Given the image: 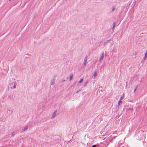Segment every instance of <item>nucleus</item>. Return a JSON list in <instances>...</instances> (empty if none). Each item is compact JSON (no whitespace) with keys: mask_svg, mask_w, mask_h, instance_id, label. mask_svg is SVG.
I'll use <instances>...</instances> for the list:
<instances>
[{"mask_svg":"<svg viewBox=\"0 0 147 147\" xmlns=\"http://www.w3.org/2000/svg\"><path fill=\"white\" fill-rule=\"evenodd\" d=\"M17 83L16 81L14 82H13L10 83L9 85V87L11 89H15L16 88Z\"/></svg>","mask_w":147,"mask_h":147,"instance_id":"1","label":"nucleus"},{"mask_svg":"<svg viewBox=\"0 0 147 147\" xmlns=\"http://www.w3.org/2000/svg\"><path fill=\"white\" fill-rule=\"evenodd\" d=\"M56 113L57 110H55V111H54L52 114L51 119H53L55 117L56 115Z\"/></svg>","mask_w":147,"mask_h":147,"instance_id":"2","label":"nucleus"},{"mask_svg":"<svg viewBox=\"0 0 147 147\" xmlns=\"http://www.w3.org/2000/svg\"><path fill=\"white\" fill-rule=\"evenodd\" d=\"M103 57H104V52L102 51L101 53V54L100 57V61H101L103 59Z\"/></svg>","mask_w":147,"mask_h":147,"instance_id":"3","label":"nucleus"},{"mask_svg":"<svg viewBox=\"0 0 147 147\" xmlns=\"http://www.w3.org/2000/svg\"><path fill=\"white\" fill-rule=\"evenodd\" d=\"M111 41V40L110 39L109 40H108L107 41L105 42L104 43L103 46L104 47H105V45L108 44V43L109 42Z\"/></svg>","mask_w":147,"mask_h":147,"instance_id":"4","label":"nucleus"},{"mask_svg":"<svg viewBox=\"0 0 147 147\" xmlns=\"http://www.w3.org/2000/svg\"><path fill=\"white\" fill-rule=\"evenodd\" d=\"M87 57L86 56L85 58L84 59V65H86V62L87 61Z\"/></svg>","mask_w":147,"mask_h":147,"instance_id":"5","label":"nucleus"},{"mask_svg":"<svg viewBox=\"0 0 147 147\" xmlns=\"http://www.w3.org/2000/svg\"><path fill=\"white\" fill-rule=\"evenodd\" d=\"M28 127V125H27L24 127L23 131H25L27 130Z\"/></svg>","mask_w":147,"mask_h":147,"instance_id":"6","label":"nucleus"},{"mask_svg":"<svg viewBox=\"0 0 147 147\" xmlns=\"http://www.w3.org/2000/svg\"><path fill=\"white\" fill-rule=\"evenodd\" d=\"M73 74H71L69 76V80L70 81L71 80H72V78L73 77Z\"/></svg>","mask_w":147,"mask_h":147,"instance_id":"7","label":"nucleus"},{"mask_svg":"<svg viewBox=\"0 0 147 147\" xmlns=\"http://www.w3.org/2000/svg\"><path fill=\"white\" fill-rule=\"evenodd\" d=\"M121 99H119V100L118 102V107H119V105H120V104L121 102Z\"/></svg>","mask_w":147,"mask_h":147,"instance_id":"8","label":"nucleus"},{"mask_svg":"<svg viewBox=\"0 0 147 147\" xmlns=\"http://www.w3.org/2000/svg\"><path fill=\"white\" fill-rule=\"evenodd\" d=\"M97 76V73L96 71H95L94 73L93 76L94 78H95Z\"/></svg>","mask_w":147,"mask_h":147,"instance_id":"9","label":"nucleus"},{"mask_svg":"<svg viewBox=\"0 0 147 147\" xmlns=\"http://www.w3.org/2000/svg\"><path fill=\"white\" fill-rule=\"evenodd\" d=\"M55 80L53 79V80L51 82V85H53L54 84Z\"/></svg>","mask_w":147,"mask_h":147,"instance_id":"10","label":"nucleus"},{"mask_svg":"<svg viewBox=\"0 0 147 147\" xmlns=\"http://www.w3.org/2000/svg\"><path fill=\"white\" fill-rule=\"evenodd\" d=\"M115 22H114L113 24V27L112 28V29H113L115 27Z\"/></svg>","mask_w":147,"mask_h":147,"instance_id":"11","label":"nucleus"},{"mask_svg":"<svg viewBox=\"0 0 147 147\" xmlns=\"http://www.w3.org/2000/svg\"><path fill=\"white\" fill-rule=\"evenodd\" d=\"M124 94H123V96L120 98V99H121V100H122V99H123L124 98Z\"/></svg>","mask_w":147,"mask_h":147,"instance_id":"12","label":"nucleus"},{"mask_svg":"<svg viewBox=\"0 0 147 147\" xmlns=\"http://www.w3.org/2000/svg\"><path fill=\"white\" fill-rule=\"evenodd\" d=\"M88 81H86V82L84 83V87H86V85L87 84V83H88Z\"/></svg>","mask_w":147,"mask_h":147,"instance_id":"13","label":"nucleus"},{"mask_svg":"<svg viewBox=\"0 0 147 147\" xmlns=\"http://www.w3.org/2000/svg\"><path fill=\"white\" fill-rule=\"evenodd\" d=\"M83 81V79L82 78L80 79V80L79 82L78 83H82Z\"/></svg>","mask_w":147,"mask_h":147,"instance_id":"14","label":"nucleus"},{"mask_svg":"<svg viewBox=\"0 0 147 147\" xmlns=\"http://www.w3.org/2000/svg\"><path fill=\"white\" fill-rule=\"evenodd\" d=\"M7 113H8L9 114H11V112L10 110H8L7 111Z\"/></svg>","mask_w":147,"mask_h":147,"instance_id":"15","label":"nucleus"},{"mask_svg":"<svg viewBox=\"0 0 147 147\" xmlns=\"http://www.w3.org/2000/svg\"><path fill=\"white\" fill-rule=\"evenodd\" d=\"M82 89H78L76 92V94H78V92H80V91L81 90H82Z\"/></svg>","mask_w":147,"mask_h":147,"instance_id":"16","label":"nucleus"},{"mask_svg":"<svg viewBox=\"0 0 147 147\" xmlns=\"http://www.w3.org/2000/svg\"><path fill=\"white\" fill-rule=\"evenodd\" d=\"M115 7H113V9H112V12L113 11H114L115 10Z\"/></svg>","mask_w":147,"mask_h":147,"instance_id":"17","label":"nucleus"},{"mask_svg":"<svg viewBox=\"0 0 147 147\" xmlns=\"http://www.w3.org/2000/svg\"><path fill=\"white\" fill-rule=\"evenodd\" d=\"M14 133L13 132L12 133V134H11V137H13L14 136Z\"/></svg>","mask_w":147,"mask_h":147,"instance_id":"18","label":"nucleus"},{"mask_svg":"<svg viewBox=\"0 0 147 147\" xmlns=\"http://www.w3.org/2000/svg\"><path fill=\"white\" fill-rule=\"evenodd\" d=\"M96 145H93L91 147H96Z\"/></svg>","mask_w":147,"mask_h":147,"instance_id":"19","label":"nucleus"},{"mask_svg":"<svg viewBox=\"0 0 147 147\" xmlns=\"http://www.w3.org/2000/svg\"><path fill=\"white\" fill-rule=\"evenodd\" d=\"M147 52H146V53L145 54V57H147Z\"/></svg>","mask_w":147,"mask_h":147,"instance_id":"20","label":"nucleus"},{"mask_svg":"<svg viewBox=\"0 0 147 147\" xmlns=\"http://www.w3.org/2000/svg\"><path fill=\"white\" fill-rule=\"evenodd\" d=\"M137 89H136V88H135L134 89V92H135L136 91V90Z\"/></svg>","mask_w":147,"mask_h":147,"instance_id":"21","label":"nucleus"},{"mask_svg":"<svg viewBox=\"0 0 147 147\" xmlns=\"http://www.w3.org/2000/svg\"><path fill=\"white\" fill-rule=\"evenodd\" d=\"M138 87V86H137L135 88H136V89H137Z\"/></svg>","mask_w":147,"mask_h":147,"instance_id":"22","label":"nucleus"},{"mask_svg":"<svg viewBox=\"0 0 147 147\" xmlns=\"http://www.w3.org/2000/svg\"><path fill=\"white\" fill-rule=\"evenodd\" d=\"M9 1H11V0H9Z\"/></svg>","mask_w":147,"mask_h":147,"instance_id":"23","label":"nucleus"}]
</instances>
